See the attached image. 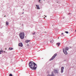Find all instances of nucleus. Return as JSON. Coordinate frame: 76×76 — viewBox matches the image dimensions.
I'll list each match as a JSON object with an SVG mask.
<instances>
[{
    "instance_id": "nucleus-1",
    "label": "nucleus",
    "mask_w": 76,
    "mask_h": 76,
    "mask_svg": "<svg viewBox=\"0 0 76 76\" xmlns=\"http://www.w3.org/2000/svg\"><path fill=\"white\" fill-rule=\"evenodd\" d=\"M29 66L31 70H36L37 67V65L33 61H30L29 63Z\"/></svg>"
},
{
    "instance_id": "nucleus-2",
    "label": "nucleus",
    "mask_w": 76,
    "mask_h": 76,
    "mask_svg": "<svg viewBox=\"0 0 76 76\" xmlns=\"http://www.w3.org/2000/svg\"><path fill=\"white\" fill-rule=\"evenodd\" d=\"M20 37L21 39H23L25 37V34L23 32H21L20 34Z\"/></svg>"
},
{
    "instance_id": "nucleus-3",
    "label": "nucleus",
    "mask_w": 76,
    "mask_h": 76,
    "mask_svg": "<svg viewBox=\"0 0 76 76\" xmlns=\"http://www.w3.org/2000/svg\"><path fill=\"white\" fill-rule=\"evenodd\" d=\"M57 54L55 53L53 56L49 60L50 61H51V60H54V58H55V57L57 56Z\"/></svg>"
},
{
    "instance_id": "nucleus-4",
    "label": "nucleus",
    "mask_w": 76,
    "mask_h": 76,
    "mask_svg": "<svg viewBox=\"0 0 76 76\" xmlns=\"http://www.w3.org/2000/svg\"><path fill=\"white\" fill-rule=\"evenodd\" d=\"M63 51L64 53V54L66 55L67 54V51L64 49H63Z\"/></svg>"
},
{
    "instance_id": "nucleus-5",
    "label": "nucleus",
    "mask_w": 76,
    "mask_h": 76,
    "mask_svg": "<svg viewBox=\"0 0 76 76\" xmlns=\"http://www.w3.org/2000/svg\"><path fill=\"white\" fill-rule=\"evenodd\" d=\"M64 67L62 66L61 67V73H63V70H64Z\"/></svg>"
},
{
    "instance_id": "nucleus-6",
    "label": "nucleus",
    "mask_w": 76,
    "mask_h": 76,
    "mask_svg": "<svg viewBox=\"0 0 76 76\" xmlns=\"http://www.w3.org/2000/svg\"><path fill=\"white\" fill-rule=\"evenodd\" d=\"M19 46L20 47H23V45L22 44V43H20L19 44Z\"/></svg>"
},
{
    "instance_id": "nucleus-7",
    "label": "nucleus",
    "mask_w": 76,
    "mask_h": 76,
    "mask_svg": "<svg viewBox=\"0 0 76 76\" xmlns=\"http://www.w3.org/2000/svg\"><path fill=\"white\" fill-rule=\"evenodd\" d=\"M54 73H58V71L56 69H55L54 70Z\"/></svg>"
},
{
    "instance_id": "nucleus-8",
    "label": "nucleus",
    "mask_w": 76,
    "mask_h": 76,
    "mask_svg": "<svg viewBox=\"0 0 76 76\" xmlns=\"http://www.w3.org/2000/svg\"><path fill=\"white\" fill-rule=\"evenodd\" d=\"M63 49H65V50H66V51L69 50V48L67 47H66L65 48H64Z\"/></svg>"
},
{
    "instance_id": "nucleus-9",
    "label": "nucleus",
    "mask_w": 76,
    "mask_h": 76,
    "mask_svg": "<svg viewBox=\"0 0 76 76\" xmlns=\"http://www.w3.org/2000/svg\"><path fill=\"white\" fill-rule=\"evenodd\" d=\"M25 42L26 43H28V42H30V40H26Z\"/></svg>"
},
{
    "instance_id": "nucleus-10",
    "label": "nucleus",
    "mask_w": 76,
    "mask_h": 76,
    "mask_svg": "<svg viewBox=\"0 0 76 76\" xmlns=\"http://www.w3.org/2000/svg\"><path fill=\"white\" fill-rule=\"evenodd\" d=\"M36 7H37V9H39V5H36Z\"/></svg>"
},
{
    "instance_id": "nucleus-11",
    "label": "nucleus",
    "mask_w": 76,
    "mask_h": 76,
    "mask_svg": "<svg viewBox=\"0 0 76 76\" xmlns=\"http://www.w3.org/2000/svg\"><path fill=\"white\" fill-rule=\"evenodd\" d=\"M53 42H54V40L53 39H52L50 40V43H53Z\"/></svg>"
},
{
    "instance_id": "nucleus-12",
    "label": "nucleus",
    "mask_w": 76,
    "mask_h": 76,
    "mask_svg": "<svg viewBox=\"0 0 76 76\" xmlns=\"http://www.w3.org/2000/svg\"><path fill=\"white\" fill-rule=\"evenodd\" d=\"M13 48H10L9 49V50H13Z\"/></svg>"
},
{
    "instance_id": "nucleus-13",
    "label": "nucleus",
    "mask_w": 76,
    "mask_h": 76,
    "mask_svg": "<svg viewBox=\"0 0 76 76\" xmlns=\"http://www.w3.org/2000/svg\"><path fill=\"white\" fill-rule=\"evenodd\" d=\"M60 43H56V45H57L58 46H60Z\"/></svg>"
},
{
    "instance_id": "nucleus-14",
    "label": "nucleus",
    "mask_w": 76,
    "mask_h": 76,
    "mask_svg": "<svg viewBox=\"0 0 76 76\" xmlns=\"http://www.w3.org/2000/svg\"><path fill=\"white\" fill-rule=\"evenodd\" d=\"M6 25H9V22H7V21H6Z\"/></svg>"
},
{
    "instance_id": "nucleus-15",
    "label": "nucleus",
    "mask_w": 76,
    "mask_h": 76,
    "mask_svg": "<svg viewBox=\"0 0 76 76\" xmlns=\"http://www.w3.org/2000/svg\"><path fill=\"white\" fill-rule=\"evenodd\" d=\"M41 0H39V3H41V2H40V1H41Z\"/></svg>"
},
{
    "instance_id": "nucleus-16",
    "label": "nucleus",
    "mask_w": 76,
    "mask_h": 76,
    "mask_svg": "<svg viewBox=\"0 0 76 76\" xmlns=\"http://www.w3.org/2000/svg\"><path fill=\"white\" fill-rule=\"evenodd\" d=\"M65 33H66V34H68V31H65Z\"/></svg>"
},
{
    "instance_id": "nucleus-17",
    "label": "nucleus",
    "mask_w": 76,
    "mask_h": 76,
    "mask_svg": "<svg viewBox=\"0 0 76 76\" xmlns=\"http://www.w3.org/2000/svg\"><path fill=\"white\" fill-rule=\"evenodd\" d=\"M32 34L33 35H35V32L34 33H33Z\"/></svg>"
},
{
    "instance_id": "nucleus-18",
    "label": "nucleus",
    "mask_w": 76,
    "mask_h": 76,
    "mask_svg": "<svg viewBox=\"0 0 76 76\" xmlns=\"http://www.w3.org/2000/svg\"><path fill=\"white\" fill-rule=\"evenodd\" d=\"M27 47H29V44H27Z\"/></svg>"
},
{
    "instance_id": "nucleus-19",
    "label": "nucleus",
    "mask_w": 76,
    "mask_h": 76,
    "mask_svg": "<svg viewBox=\"0 0 76 76\" xmlns=\"http://www.w3.org/2000/svg\"><path fill=\"white\" fill-rule=\"evenodd\" d=\"M51 76H54V75L53 74H52Z\"/></svg>"
},
{
    "instance_id": "nucleus-20",
    "label": "nucleus",
    "mask_w": 76,
    "mask_h": 76,
    "mask_svg": "<svg viewBox=\"0 0 76 76\" xmlns=\"http://www.w3.org/2000/svg\"><path fill=\"white\" fill-rule=\"evenodd\" d=\"M48 76H51V75H48Z\"/></svg>"
},
{
    "instance_id": "nucleus-21",
    "label": "nucleus",
    "mask_w": 76,
    "mask_h": 76,
    "mask_svg": "<svg viewBox=\"0 0 76 76\" xmlns=\"http://www.w3.org/2000/svg\"><path fill=\"white\" fill-rule=\"evenodd\" d=\"M0 54H1V50H0Z\"/></svg>"
},
{
    "instance_id": "nucleus-22",
    "label": "nucleus",
    "mask_w": 76,
    "mask_h": 76,
    "mask_svg": "<svg viewBox=\"0 0 76 76\" xmlns=\"http://www.w3.org/2000/svg\"><path fill=\"white\" fill-rule=\"evenodd\" d=\"M75 32L76 33V30H75Z\"/></svg>"
},
{
    "instance_id": "nucleus-23",
    "label": "nucleus",
    "mask_w": 76,
    "mask_h": 76,
    "mask_svg": "<svg viewBox=\"0 0 76 76\" xmlns=\"http://www.w3.org/2000/svg\"><path fill=\"white\" fill-rule=\"evenodd\" d=\"M61 34L62 35H63V33H61Z\"/></svg>"
},
{
    "instance_id": "nucleus-24",
    "label": "nucleus",
    "mask_w": 76,
    "mask_h": 76,
    "mask_svg": "<svg viewBox=\"0 0 76 76\" xmlns=\"http://www.w3.org/2000/svg\"><path fill=\"white\" fill-rule=\"evenodd\" d=\"M45 17H47V16H45Z\"/></svg>"
},
{
    "instance_id": "nucleus-25",
    "label": "nucleus",
    "mask_w": 76,
    "mask_h": 76,
    "mask_svg": "<svg viewBox=\"0 0 76 76\" xmlns=\"http://www.w3.org/2000/svg\"><path fill=\"white\" fill-rule=\"evenodd\" d=\"M4 17H6V15H5Z\"/></svg>"
},
{
    "instance_id": "nucleus-26",
    "label": "nucleus",
    "mask_w": 76,
    "mask_h": 76,
    "mask_svg": "<svg viewBox=\"0 0 76 76\" xmlns=\"http://www.w3.org/2000/svg\"><path fill=\"white\" fill-rule=\"evenodd\" d=\"M44 19H45V17L44 18Z\"/></svg>"
},
{
    "instance_id": "nucleus-27",
    "label": "nucleus",
    "mask_w": 76,
    "mask_h": 76,
    "mask_svg": "<svg viewBox=\"0 0 76 76\" xmlns=\"http://www.w3.org/2000/svg\"><path fill=\"white\" fill-rule=\"evenodd\" d=\"M23 13H22L23 14Z\"/></svg>"
},
{
    "instance_id": "nucleus-28",
    "label": "nucleus",
    "mask_w": 76,
    "mask_h": 76,
    "mask_svg": "<svg viewBox=\"0 0 76 76\" xmlns=\"http://www.w3.org/2000/svg\"><path fill=\"white\" fill-rule=\"evenodd\" d=\"M58 38L59 39V37H58Z\"/></svg>"
},
{
    "instance_id": "nucleus-29",
    "label": "nucleus",
    "mask_w": 76,
    "mask_h": 76,
    "mask_svg": "<svg viewBox=\"0 0 76 76\" xmlns=\"http://www.w3.org/2000/svg\"><path fill=\"white\" fill-rule=\"evenodd\" d=\"M52 73H53V72H52Z\"/></svg>"
}]
</instances>
